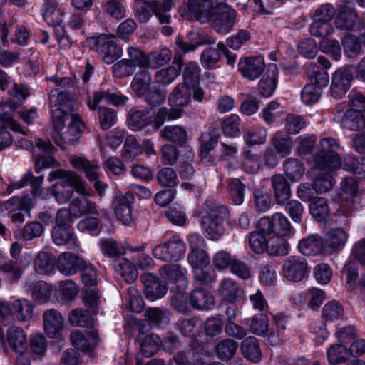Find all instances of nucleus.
Instances as JSON below:
<instances>
[{
	"instance_id": "1",
	"label": "nucleus",
	"mask_w": 365,
	"mask_h": 365,
	"mask_svg": "<svg viewBox=\"0 0 365 365\" xmlns=\"http://www.w3.org/2000/svg\"><path fill=\"white\" fill-rule=\"evenodd\" d=\"M200 225L211 240H218L225 231V223L228 220L227 208L213 199L206 200L200 207Z\"/></svg>"
},
{
	"instance_id": "2",
	"label": "nucleus",
	"mask_w": 365,
	"mask_h": 365,
	"mask_svg": "<svg viewBox=\"0 0 365 365\" xmlns=\"http://www.w3.org/2000/svg\"><path fill=\"white\" fill-rule=\"evenodd\" d=\"M51 179H58L53 186V194L59 204L68 202L75 190L78 194H88L87 184L74 171L58 170L50 173Z\"/></svg>"
},
{
	"instance_id": "3",
	"label": "nucleus",
	"mask_w": 365,
	"mask_h": 365,
	"mask_svg": "<svg viewBox=\"0 0 365 365\" xmlns=\"http://www.w3.org/2000/svg\"><path fill=\"white\" fill-rule=\"evenodd\" d=\"M349 97L350 108L346 111H337L334 119L344 129L365 130V96L352 91Z\"/></svg>"
},
{
	"instance_id": "4",
	"label": "nucleus",
	"mask_w": 365,
	"mask_h": 365,
	"mask_svg": "<svg viewBox=\"0 0 365 365\" xmlns=\"http://www.w3.org/2000/svg\"><path fill=\"white\" fill-rule=\"evenodd\" d=\"M320 148L313 156L314 166L317 171L331 172L341 166V159L337 153L339 145L333 138L320 140Z\"/></svg>"
},
{
	"instance_id": "5",
	"label": "nucleus",
	"mask_w": 365,
	"mask_h": 365,
	"mask_svg": "<svg viewBox=\"0 0 365 365\" xmlns=\"http://www.w3.org/2000/svg\"><path fill=\"white\" fill-rule=\"evenodd\" d=\"M236 16L235 10L227 4L226 0H216L208 24L218 34H226L233 28Z\"/></svg>"
},
{
	"instance_id": "6",
	"label": "nucleus",
	"mask_w": 365,
	"mask_h": 365,
	"mask_svg": "<svg viewBox=\"0 0 365 365\" xmlns=\"http://www.w3.org/2000/svg\"><path fill=\"white\" fill-rule=\"evenodd\" d=\"M34 307L27 299H16L12 303L0 300V316L4 320L27 322L33 317Z\"/></svg>"
},
{
	"instance_id": "7",
	"label": "nucleus",
	"mask_w": 365,
	"mask_h": 365,
	"mask_svg": "<svg viewBox=\"0 0 365 365\" xmlns=\"http://www.w3.org/2000/svg\"><path fill=\"white\" fill-rule=\"evenodd\" d=\"M186 246L178 235H173L168 241L157 245L153 249V255L163 262H177L185 253Z\"/></svg>"
},
{
	"instance_id": "8",
	"label": "nucleus",
	"mask_w": 365,
	"mask_h": 365,
	"mask_svg": "<svg viewBox=\"0 0 365 365\" xmlns=\"http://www.w3.org/2000/svg\"><path fill=\"white\" fill-rule=\"evenodd\" d=\"M259 230L269 235L287 236L293 233L292 227L287 217L281 212H276L271 217L264 216L259 220Z\"/></svg>"
},
{
	"instance_id": "9",
	"label": "nucleus",
	"mask_w": 365,
	"mask_h": 365,
	"mask_svg": "<svg viewBox=\"0 0 365 365\" xmlns=\"http://www.w3.org/2000/svg\"><path fill=\"white\" fill-rule=\"evenodd\" d=\"M71 120L68 124L67 131L63 134L59 133L53 135V140L56 144L62 148L68 144H73L81 138L85 125L78 114H71Z\"/></svg>"
},
{
	"instance_id": "10",
	"label": "nucleus",
	"mask_w": 365,
	"mask_h": 365,
	"mask_svg": "<svg viewBox=\"0 0 365 365\" xmlns=\"http://www.w3.org/2000/svg\"><path fill=\"white\" fill-rule=\"evenodd\" d=\"M309 271L306 259L299 256H289L282 264V274L289 282L302 281Z\"/></svg>"
},
{
	"instance_id": "11",
	"label": "nucleus",
	"mask_w": 365,
	"mask_h": 365,
	"mask_svg": "<svg viewBox=\"0 0 365 365\" xmlns=\"http://www.w3.org/2000/svg\"><path fill=\"white\" fill-rule=\"evenodd\" d=\"M97 51L107 64L113 63L122 55V48L117 44L114 35L101 34L96 41Z\"/></svg>"
},
{
	"instance_id": "12",
	"label": "nucleus",
	"mask_w": 365,
	"mask_h": 365,
	"mask_svg": "<svg viewBox=\"0 0 365 365\" xmlns=\"http://www.w3.org/2000/svg\"><path fill=\"white\" fill-rule=\"evenodd\" d=\"M353 73L350 68L341 67L332 75L330 87L331 95L336 98H341L350 88Z\"/></svg>"
},
{
	"instance_id": "13",
	"label": "nucleus",
	"mask_w": 365,
	"mask_h": 365,
	"mask_svg": "<svg viewBox=\"0 0 365 365\" xmlns=\"http://www.w3.org/2000/svg\"><path fill=\"white\" fill-rule=\"evenodd\" d=\"M216 0H187V9L191 18L204 24L208 23Z\"/></svg>"
},
{
	"instance_id": "14",
	"label": "nucleus",
	"mask_w": 365,
	"mask_h": 365,
	"mask_svg": "<svg viewBox=\"0 0 365 365\" xmlns=\"http://www.w3.org/2000/svg\"><path fill=\"white\" fill-rule=\"evenodd\" d=\"M264 68V60L261 56L241 58L238 63V70L242 76L252 81L258 78Z\"/></svg>"
},
{
	"instance_id": "15",
	"label": "nucleus",
	"mask_w": 365,
	"mask_h": 365,
	"mask_svg": "<svg viewBox=\"0 0 365 365\" xmlns=\"http://www.w3.org/2000/svg\"><path fill=\"white\" fill-rule=\"evenodd\" d=\"M128 98L118 93L99 89L93 93V99L87 98V103L91 110H95L101 103L110 104L114 106H123L126 103Z\"/></svg>"
},
{
	"instance_id": "16",
	"label": "nucleus",
	"mask_w": 365,
	"mask_h": 365,
	"mask_svg": "<svg viewBox=\"0 0 365 365\" xmlns=\"http://www.w3.org/2000/svg\"><path fill=\"white\" fill-rule=\"evenodd\" d=\"M140 280L144 286V294L148 299L153 301L165 295L168 290L166 285L153 274H142Z\"/></svg>"
},
{
	"instance_id": "17",
	"label": "nucleus",
	"mask_w": 365,
	"mask_h": 365,
	"mask_svg": "<svg viewBox=\"0 0 365 365\" xmlns=\"http://www.w3.org/2000/svg\"><path fill=\"white\" fill-rule=\"evenodd\" d=\"M87 192L88 194H80L81 196L74 198L70 202L69 207L74 218L98 214L96 204L88 198L91 195V191L87 189Z\"/></svg>"
},
{
	"instance_id": "18",
	"label": "nucleus",
	"mask_w": 365,
	"mask_h": 365,
	"mask_svg": "<svg viewBox=\"0 0 365 365\" xmlns=\"http://www.w3.org/2000/svg\"><path fill=\"white\" fill-rule=\"evenodd\" d=\"M43 329L48 337L54 338L63 330L64 319L55 309L46 310L43 314Z\"/></svg>"
},
{
	"instance_id": "19",
	"label": "nucleus",
	"mask_w": 365,
	"mask_h": 365,
	"mask_svg": "<svg viewBox=\"0 0 365 365\" xmlns=\"http://www.w3.org/2000/svg\"><path fill=\"white\" fill-rule=\"evenodd\" d=\"M186 270L179 264H167L159 269L160 277L171 283L178 284V287L183 289L187 284L185 277Z\"/></svg>"
},
{
	"instance_id": "20",
	"label": "nucleus",
	"mask_w": 365,
	"mask_h": 365,
	"mask_svg": "<svg viewBox=\"0 0 365 365\" xmlns=\"http://www.w3.org/2000/svg\"><path fill=\"white\" fill-rule=\"evenodd\" d=\"M58 270L64 275L76 274L84 265V260L72 252L61 253L56 260Z\"/></svg>"
},
{
	"instance_id": "21",
	"label": "nucleus",
	"mask_w": 365,
	"mask_h": 365,
	"mask_svg": "<svg viewBox=\"0 0 365 365\" xmlns=\"http://www.w3.org/2000/svg\"><path fill=\"white\" fill-rule=\"evenodd\" d=\"M134 200L133 194L129 192L115 200L116 218L124 225L130 224L133 220L132 205L134 203Z\"/></svg>"
},
{
	"instance_id": "22",
	"label": "nucleus",
	"mask_w": 365,
	"mask_h": 365,
	"mask_svg": "<svg viewBox=\"0 0 365 365\" xmlns=\"http://www.w3.org/2000/svg\"><path fill=\"white\" fill-rule=\"evenodd\" d=\"M357 14L349 5L341 6L335 18V26L340 30L351 31L356 25Z\"/></svg>"
},
{
	"instance_id": "23",
	"label": "nucleus",
	"mask_w": 365,
	"mask_h": 365,
	"mask_svg": "<svg viewBox=\"0 0 365 365\" xmlns=\"http://www.w3.org/2000/svg\"><path fill=\"white\" fill-rule=\"evenodd\" d=\"M272 187L277 204H284L291 197L290 185L282 174H275L271 178Z\"/></svg>"
},
{
	"instance_id": "24",
	"label": "nucleus",
	"mask_w": 365,
	"mask_h": 365,
	"mask_svg": "<svg viewBox=\"0 0 365 365\" xmlns=\"http://www.w3.org/2000/svg\"><path fill=\"white\" fill-rule=\"evenodd\" d=\"M307 175L310 177L314 186L319 193H324L332 189L334 185L331 172L317 171L311 169Z\"/></svg>"
},
{
	"instance_id": "25",
	"label": "nucleus",
	"mask_w": 365,
	"mask_h": 365,
	"mask_svg": "<svg viewBox=\"0 0 365 365\" xmlns=\"http://www.w3.org/2000/svg\"><path fill=\"white\" fill-rule=\"evenodd\" d=\"M279 71L275 64L269 65L266 76H264L259 82V92L263 97H269L276 89L277 77Z\"/></svg>"
},
{
	"instance_id": "26",
	"label": "nucleus",
	"mask_w": 365,
	"mask_h": 365,
	"mask_svg": "<svg viewBox=\"0 0 365 365\" xmlns=\"http://www.w3.org/2000/svg\"><path fill=\"white\" fill-rule=\"evenodd\" d=\"M189 302L196 309H211L215 306V299L210 292L202 288L194 289L189 296Z\"/></svg>"
},
{
	"instance_id": "27",
	"label": "nucleus",
	"mask_w": 365,
	"mask_h": 365,
	"mask_svg": "<svg viewBox=\"0 0 365 365\" xmlns=\"http://www.w3.org/2000/svg\"><path fill=\"white\" fill-rule=\"evenodd\" d=\"M53 242L57 245H68L70 247L77 245V237L71 226H55L51 231Z\"/></svg>"
},
{
	"instance_id": "28",
	"label": "nucleus",
	"mask_w": 365,
	"mask_h": 365,
	"mask_svg": "<svg viewBox=\"0 0 365 365\" xmlns=\"http://www.w3.org/2000/svg\"><path fill=\"white\" fill-rule=\"evenodd\" d=\"M190 87L183 83L178 84L169 95L168 102L172 107L178 108L187 106L190 101Z\"/></svg>"
},
{
	"instance_id": "29",
	"label": "nucleus",
	"mask_w": 365,
	"mask_h": 365,
	"mask_svg": "<svg viewBox=\"0 0 365 365\" xmlns=\"http://www.w3.org/2000/svg\"><path fill=\"white\" fill-rule=\"evenodd\" d=\"M242 292V288L230 278L223 279L219 285V293L222 299L231 304L237 300Z\"/></svg>"
},
{
	"instance_id": "30",
	"label": "nucleus",
	"mask_w": 365,
	"mask_h": 365,
	"mask_svg": "<svg viewBox=\"0 0 365 365\" xmlns=\"http://www.w3.org/2000/svg\"><path fill=\"white\" fill-rule=\"evenodd\" d=\"M324 241L318 235H312L301 240L298 245L299 252L307 256L317 255L323 250Z\"/></svg>"
},
{
	"instance_id": "31",
	"label": "nucleus",
	"mask_w": 365,
	"mask_h": 365,
	"mask_svg": "<svg viewBox=\"0 0 365 365\" xmlns=\"http://www.w3.org/2000/svg\"><path fill=\"white\" fill-rule=\"evenodd\" d=\"M7 341L9 346L19 354H23L27 347L26 335L20 327H11L9 329Z\"/></svg>"
},
{
	"instance_id": "32",
	"label": "nucleus",
	"mask_w": 365,
	"mask_h": 365,
	"mask_svg": "<svg viewBox=\"0 0 365 365\" xmlns=\"http://www.w3.org/2000/svg\"><path fill=\"white\" fill-rule=\"evenodd\" d=\"M175 62L178 64V67L168 66L156 71L154 76V81L160 86H167L172 83L175 78L180 75L182 67V60L175 58Z\"/></svg>"
},
{
	"instance_id": "33",
	"label": "nucleus",
	"mask_w": 365,
	"mask_h": 365,
	"mask_svg": "<svg viewBox=\"0 0 365 365\" xmlns=\"http://www.w3.org/2000/svg\"><path fill=\"white\" fill-rule=\"evenodd\" d=\"M219 133L214 126H210L208 130L201 134L200 141V155L202 160L206 159L210 151H212L217 144Z\"/></svg>"
},
{
	"instance_id": "34",
	"label": "nucleus",
	"mask_w": 365,
	"mask_h": 365,
	"mask_svg": "<svg viewBox=\"0 0 365 365\" xmlns=\"http://www.w3.org/2000/svg\"><path fill=\"white\" fill-rule=\"evenodd\" d=\"M72 165L76 169L82 170L86 177L93 181L98 178V170L100 166L98 163L91 162L83 157H72L71 158Z\"/></svg>"
},
{
	"instance_id": "35",
	"label": "nucleus",
	"mask_w": 365,
	"mask_h": 365,
	"mask_svg": "<svg viewBox=\"0 0 365 365\" xmlns=\"http://www.w3.org/2000/svg\"><path fill=\"white\" fill-rule=\"evenodd\" d=\"M160 136L167 141L182 145L186 143L187 133L185 128L180 125H170L165 126L160 131Z\"/></svg>"
},
{
	"instance_id": "36",
	"label": "nucleus",
	"mask_w": 365,
	"mask_h": 365,
	"mask_svg": "<svg viewBox=\"0 0 365 365\" xmlns=\"http://www.w3.org/2000/svg\"><path fill=\"white\" fill-rule=\"evenodd\" d=\"M55 265V257L47 252H39L34 262V269L41 274H50L54 269Z\"/></svg>"
},
{
	"instance_id": "37",
	"label": "nucleus",
	"mask_w": 365,
	"mask_h": 365,
	"mask_svg": "<svg viewBox=\"0 0 365 365\" xmlns=\"http://www.w3.org/2000/svg\"><path fill=\"white\" fill-rule=\"evenodd\" d=\"M151 84V75L147 70H142L136 73L133 81L131 87L133 91L139 97L143 96L150 90Z\"/></svg>"
},
{
	"instance_id": "38",
	"label": "nucleus",
	"mask_w": 365,
	"mask_h": 365,
	"mask_svg": "<svg viewBox=\"0 0 365 365\" xmlns=\"http://www.w3.org/2000/svg\"><path fill=\"white\" fill-rule=\"evenodd\" d=\"M113 267L128 283L133 282L138 277L135 266L125 258H118L113 262Z\"/></svg>"
},
{
	"instance_id": "39",
	"label": "nucleus",
	"mask_w": 365,
	"mask_h": 365,
	"mask_svg": "<svg viewBox=\"0 0 365 365\" xmlns=\"http://www.w3.org/2000/svg\"><path fill=\"white\" fill-rule=\"evenodd\" d=\"M241 349L245 358L252 362H258L262 357L259 342L256 337H246L241 344Z\"/></svg>"
},
{
	"instance_id": "40",
	"label": "nucleus",
	"mask_w": 365,
	"mask_h": 365,
	"mask_svg": "<svg viewBox=\"0 0 365 365\" xmlns=\"http://www.w3.org/2000/svg\"><path fill=\"white\" fill-rule=\"evenodd\" d=\"M347 237V233L342 228L331 229L326 235L324 245H327L331 250L341 249Z\"/></svg>"
},
{
	"instance_id": "41",
	"label": "nucleus",
	"mask_w": 365,
	"mask_h": 365,
	"mask_svg": "<svg viewBox=\"0 0 365 365\" xmlns=\"http://www.w3.org/2000/svg\"><path fill=\"white\" fill-rule=\"evenodd\" d=\"M150 4L153 13L158 19L160 24H169L170 16L167 14L172 6V0H147Z\"/></svg>"
},
{
	"instance_id": "42",
	"label": "nucleus",
	"mask_w": 365,
	"mask_h": 365,
	"mask_svg": "<svg viewBox=\"0 0 365 365\" xmlns=\"http://www.w3.org/2000/svg\"><path fill=\"white\" fill-rule=\"evenodd\" d=\"M238 346V343L235 340L224 339L216 345L215 353L220 360L229 361L235 355Z\"/></svg>"
},
{
	"instance_id": "43",
	"label": "nucleus",
	"mask_w": 365,
	"mask_h": 365,
	"mask_svg": "<svg viewBox=\"0 0 365 365\" xmlns=\"http://www.w3.org/2000/svg\"><path fill=\"white\" fill-rule=\"evenodd\" d=\"M306 73L311 81L310 83H313L321 89L328 85L329 81L328 73L316 63H310L306 68Z\"/></svg>"
},
{
	"instance_id": "44",
	"label": "nucleus",
	"mask_w": 365,
	"mask_h": 365,
	"mask_svg": "<svg viewBox=\"0 0 365 365\" xmlns=\"http://www.w3.org/2000/svg\"><path fill=\"white\" fill-rule=\"evenodd\" d=\"M328 362L332 365L345 363L350 357L349 350L341 344L331 345L327 350Z\"/></svg>"
},
{
	"instance_id": "45",
	"label": "nucleus",
	"mask_w": 365,
	"mask_h": 365,
	"mask_svg": "<svg viewBox=\"0 0 365 365\" xmlns=\"http://www.w3.org/2000/svg\"><path fill=\"white\" fill-rule=\"evenodd\" d=\"M49 98L52 108L66 106L69 109H73L75 106V101L73 96L67 91H58V88H56L51 91Z\"/></svg>"
},
{
	"instance_id": "46",
	"label": "nucleus",
	"mask_w": 365,
	"mask_h": 365,
	"mask_svg": "<svg viewBox=\"0 0 365 365\" xmlns=\"http://www.w3.org/2000/svg\"><path fill=\"white\" fill-rule=\"evenodd\" d=\"M257 231L252 232L249 235V245L250 249L256 254H262L266 250L269 233L262 232L259 230V221H258Z\"/></svg>"
},
{
	"instance_id": "47",
	"label": "nucleus",
	"mask_w": 365,
	"mask_h": 365,
	"mask_svg": "<svg viewBox=\"0 0 365 365\" xmlns=\"http://www.w3.org/2000/svg\"><path fill=\"white\" fill-rule=\"evenodd\" d=\"M182 115V110L176 107L168 108H160L153 119V123L156 128H160L166 120H173L180 118Z\"/></svg>"
},
{
	"instance_id": "48",
	"label": "nucleus",
	"mask_w": 365,
	"mask_h": 365,
	"mask_svg": "<svg viewBox=\"0 0 365 365\" xmlns=\"http://www.w3.org/2000/svg\"><path fill=\"white\" fill-rule=\"evenodd\" d=\"M245 324L250 328V331L258 336L265 337L269 331V319L267 315H255L245 320Z\"/></svg>"
},
{
	"instance_id": "49",
	"label": "nucleus",
	"mask_w": 365,
	"mask_h": 365,
	"mask_svg": "<svg viewBox=\"0 0 365 365\" xmlns=\"http://www.w3.org/2000/svg\"><path fill=\"white\" fill-rule=\"evenodd\" d=\"M68 320L71 324L81 327H92L93 319L91 314L87 310L83 309H75L70 312Z\"/></svg>"
},
{
	"instance_id": "50",
	"label": "nucleus",
	"mask_w": 365,
	"mask_h": 365,
	"mask_svg": "<svg viewBox=\"0 0 365 365\" xmlns=\"http://www.w3.org/2000/svg\"><path fill=\"white\" fill-rule=\"evenodd\" d=\"M343 317L344 308L338 302H329L322 309V317L325 323L341 319Z\"/></svg>"
},
{
	"instance_id": "51",
	"label": "nucleus",
	"mask_w": 365,
	"mask_h": 365,
	"mask_svg": "<svg viewBox=\"0 0 365 365\" xmlns=\"http://www.w3.org/2000/svg\"><path fill=\"white\" fill-rule=\"evenodd\" d=\"M63 11L58 8L56 4L47 1L45 5L43 19L48 25L57 26L63 21Z\"/></svg>"
},
{
	"instance_id": "52",
	"label": "nucleus",
	"mask_w": 365,
	"mask_h": 365,
	"mask_svg": "<svg viewBox=\"0 0 365 365\" xmlns=\"http://www.w3.org/2000/svg\"><path fill=\"white\" fill-rule=\"evenodd\" d=\"M341 202H346L347 205H354L353 197L358 190V184L353 177L345 178L341 183Z\"/></svg>"
},
{
	"instance_id": "53",
	"label": "nucleus",
	"mask_w": 365,
	"mask_h": 365,
	"mask_svg": "<svg viewBox=\"0 0 365 365\" xmlns=\"http://www.w3.org/2000/svg\"><path fill=\"white\" fill-rule=\"evenodd\" d=\"M344 54L347 58H354L362 52L361 43L354 35H347L341 40Z\"/></svg>"
},
{
	"instance_id": "54",
	"label": "nucleus",
	"mask_w": 365,
	"mask_h": 365,
	"mask_svg": "<svg viewBox=\"0 0 365 365\" xmlns=\"http://www.w3.org/2000/svg\"><path fill=\"white\" fill-rule=\"evenodd\" d=\"M151 122L149 111L147 110L130 112L128 119V126L133 130H140Z\"/></svg>"
},
{
	"instance_id": "55",
	"label": "nucleus",
	"mask_w": 365,
	"mask_h": 365,
	"mask_svg": "<svg viewBox=\"0 0 365 365\" xmlns=\"http://www.w3.org/2000/svg\"><path fill=\"white\" fill-rule=\"evenodd\" d=\"M309 210L312 216L319 222L325 220L329 214L327 200L323 197H315L309 203Z\"/></svg>"
},
{
	"instance_id": "56",
	"label": "nucleus",
	"mask_w": 365,
	"mask_h": 365,
	"mask_svg": "<svg viewBox=\"0 0 365 365\" xmlns=\"http://www.w3.org/2000/svg\"><path fill=\"white\" fill-rule=\"evenodd\" d=\"M161 339L158 335L151 334L146 335L141 339L140 349L142 354L145 357L153 356L159 349Z\"/></svg>"
},
{
	"instance_id": "57",
	"label": "nucleus",
	"mask_w": 365,
	"mask_h": 365,
	"mask_svg": "<svg viewBox=\"0 0 365 365\" xmlns=\"http://www.w3.org/2000/svg\"><path fill=\"white\" fill-rule=\"evenodd\" d=\"M172 57L171 51L166 48L150 52L148 54V67L157 68L169 62Z\"/></svg>"
},
{
	"instance_id": "58",
	"label": "nucleus",
	"mask_w": 365,
	"mask_h": 365,
	"mask_svg": "<svg viewBox=\"0 0 365 365\" xmlns=\"http://www.w3.org/2000/svg\"><path fill=\"white\" fill-rule=\"evenodd\" d=\"M284 169L287 177L292 182L299 181L304 173V165L294 158H288L284 161Z\"/></svg>"
},
{
	"instance_id": "59",
	"label": "nucleus",
	"mask_w": 365,
	"mask_h": 365,
	"mask_svg": "<svg viewBox=\"0 0 365 365\" xmlns=\"http://www.w3.org/2000/svg\"><path fill=\"white\" fill-rule=\"evenodd\" d=\"M0 210L2 212L8 211L11 213L16 211L29 212V199L27 197L19 198L18 197H13L1 203L0 205Z\"/></svg>"
},
{
	"instance_id": "60",
	"label": "nucleus",
	"mask_w": 365,
	"mask_h": 365,
	"mask_svg": "<svg viewBox=\"0 0 365 365\" xmlns=\"http://www.w3.org/2000/svg\"><path fill=\"white\" fill-rule=\"evenodd\" d=\"M102 9L108 16L117 21L125 16L126 9L120 0H107L102 5Z\"/></svg>"
},
{
	"instance_id": "61",
	"label": "nucleus",
	"mask_w": 365,
	"mask_h": 365,
	"mask_svg": "<svg viewBox=\"0 0 365 365\" xmlns=\"http://www.w3.org/2000/svg\"><path fill=\"white\" fill-rule=\"evenodd\" d=\"M252 207L257 212H265L271 207V198L264 191L255 189L253 192V199L252 200Z\"/></svg>"
},
{
	"instance_id": "62",
	"label": "nucleus",
	"mask_w": 365,
	"mask_h": 365,
	"mask_svg": "<svg viewBox=\"0 0 365 365\" xmlns=\"http://www.w3.org/2000/svg\"><path fill=\"white\" fill-rule=\"evenodd\" d=\"M0 270L5 272L12 281H17L21 276V269L16 262L8 259L0 253Z\"/></svg>"
},
{
	"instance_id": "63",
	"label": "nucleus",
	"mask_w": 365,
	"mask_h": 365,
	"mask_svg": "<svg viewBox=\"0 0 365 365\" xmlns=\"http://www.w3.org/2000/svg\"><path fill=\"white\" fill-rule=\"evenodd\" d=\"M343 166L344 169L354 173L359 178H365V158L347 156Z\"/></svg>"
},
{
	"instance_id": "64",
	"label": "nucleus",
	"mask_w": 365,
	"mask_h": 365,
	"mask_svg": "<svg viewBox=\"0 0 365 365\" xmlns=\"http://www.w3.org/2000/svg\"><path fill=\"white\" fill-rule=\"evenodd\" d=\"M188 263L192 268H206L210 258L205 249L190 250L187 255Z\"/></svg>"
}]
</instances>
